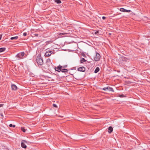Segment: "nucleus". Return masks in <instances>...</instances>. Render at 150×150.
I'll return each mask as SVG.
<instances>
[{"instance_id":"obj_1","label":"nucleus","mask_w":150,"mask_h":150,"mask_svg":"<svg viewBox=\"0 0 150 150\" xmlns=\"http://www.w3.org/2000/svg\"><path fill=\"white\" fill-rule=\"evenodd\" d=\"M25 53L23 52H22L17 54L16 57L17 58L18 60L22 59L23 57L24 56Z\"/></svg>"},{"instance_id":"obj_2","label":"nucleus","mask_w":150,"mask_h":150,"mask_svg":"<svg viewBox=\"0 0 150 150\" xmlns=\"http://www.w3.org/2000/svg\"><path fill=\"white\" fill-rule=\"evenodd\" d=\"M37 62L38 65H42L43 64V60L40 57H38L37 58Z\"/></svg>"},{"instance_id":"obj_3","label":"nucleus","mask_w":150,"mask_h":150,"mask_svg":"<svg viewBox=\"0 0 150 150\" xmlns=\"http://www.w3.org/2000/svg\"><path fill=\"white\" fill-rule=\"evenodd\" d=\"M100 58V56L99 53H96V55L94 58V60L96 61H99Z\"/></svg>"},{"instance_id":"obj_4","label":"nucleus","mask_w":150,"mask_h":150,"mask_svg":"<svg viewBox=\"0 0 150 150\" xmlns=\"http://www.w3.org/2000/svg\"><path fill=\"white\" fill-rule=\"evenodd\" d=\"M103 90L104 91L108 90L110 91L114 92L113 89L110 86L106 87L103 88Z\"/></svg>"},{"instance_id":"obj_5","label":"nucleus","mask_w":150,"mask_h":150,"mask_svg":"<svg viewBox=\"0 0 150 150\" xmlns=\"http://www.w3.org/2000/svg\"><path fill=\"white\" fill-rule=\"evenodd\" d=\"M46 63L48 65V67H52L53 65L52 64V62L51 61V60L49 58L47 59L46 60Z\"/></svg>"},{"instance_id":"obj_6","label":"nucleus","mask_w":150,"mask_h":150,"mask_svg":"<svg viewBox=\"0 0 150 150\" xmlns=\"http://www.w3.org/2000/svg\"><path fill=\"white\" fill-rule=\"evenodd\" d=\"M63 67L59 65L57 67H55V69L56 71H58V72H59L61 71L62 68Z\"/></svg>"},{"instance_id":"obj_7","label":"nucleus","mask_w":150,"mask_h":150,"mask_svg":"<svg viewBox=\"0 0 150 150\" xmlns=\"http://www.w3.org/2000/svg\"><path fill=\"white\" fill-rule=\"evenodd\" d=\"M78 70L80 71L84 72L86 70V68L83 67H80L78 69Z\"/></svg>"},{"instance_id":"obj_8","label":"nucleus","mask_w":150,"mask_h":150,"mask_svg":"<svg viewBox=\"0 0 150 150\" xmlns=\"http://www.w3.org/2000/svg\"><path fill=\"white\" fill-rule=\"evenodd\" d=\"M23 142H26L25 140H23L22 141V142L21 144V145L22 147L23 148H26L27 147L26 145Z\"/></svg>"},{"instance_id":"obj_9","label":"nucleus","mask_w":150,"mask_h":150,"mask_svg":"<svg viewBox=\"0 0 150 150\" xmlns=\"http://www.w3.org/2000/svg\"><path fill=\"white\" fill-rule=\"evenodd\" d=\"M120 11L122 12H129L131 11L130 10H126L123 8H121L120 9Z\"/></svg>"},{"instance_id":"obj_10","label":"nucleus","mask_w":150,"mask_h":150,"mask_svg":"<svg viewBox=\"0 0 150 150\" xmlns=\"http://www.w3.org/2000/svg\"><path fill=\"white\" fill-rule=\"evenodd\" d=\"M52 52H53L52 51H51L50 52H47L45 53V57H49L51 54Z\"/></svg>"},{"instance_id":"obj_11","label":"nucleus","mask_w":150,"mask_h":150,"mask_svg":"<svg viewBox=\"0 0 150 150\" xmlns=\"http://www.w3.org/2000/svg\"><path fill=\"white\" fill-rule=\"evenodd\" d=\"M11 86L12 90H17V87L16 85L14 84H12L11 85Z\"/></svg>"},{"instance_id":"obj_12","label":"nucleus","mask_w":150,"mask_h":150,"mask_svg":"<svg viewBox=\"0 0 150 150\" xmlns=\"http://www.w3.org/2000/svg\"><path fill=\"white\" fill-rule=\"evenodd\" d=\"M108 132L109 133H111L112 132L113 130L112 127L111 126H110L108 127Z\"/></svg>"},{"instance_id":"obj_13","label":"nucleus","mask_w":150,"mask_h":150,"mask_svg":"<svg viewBox=\"0 0 150 150\" xmlns=\"http://www.w3.org/2000/svg\"><path fill=\"white\" fill-rule=\"evenodd\" d=\"M6 50L5 47H2L0 48V52H4Z\"/></svg>"},{"instance_id":"obj_14","label":"nucleus","mask_w":150,"mask_h":150,"mask_svg":"<svg viewBox=\"0 0 150 150\" xmlns=\"http://www.w3.org/2000/svg\"><path fill=\"white\" fill-rule=\"evenodd\" d=\"M100 70V69L98 67H97L94 73H98Z\"/></svg>"},{"instance_id":"obj_15","label":"nucleus","mask_w":150,"mask_h":150,"mask_svg":"<svg viewBox=\"0 0 150 150\" xmlns=\"http://www.w3.org/2000/svg\"><path fill=\"white\" fill-rule=\"evenodd\" d=\"M18 38V36H15L14 37H12L10 39L11 40H17Z\"/></svg>"},{"instance_id":"obj_16","label":"nucleus","mask_w":150,"mask_h":150,"mask_svg":"<svg viewBox=\"0 0 150 150\" xmlns=\"http://www.w3.org/2000/svg\"><path fill=\"white\" fill-rule=\"evenodd\" d=\"M86 61V60H85V59L84 58H82L81 59L80 62L81 63H82Z\"/></svg>"},{"instance_id":"obj_17","label":"nucleus","mask_w":150,"mask_h":150,"mask_svg":"<svg viewBox=\"0 0 150 150\" xmlns=\"http://www.w3.org/2000/svg\"><path fill=\"white\" fill-rule=\"evenodd\" d=\"M61 70L62 72L63 73H66L68 71L67 69H62Z\"/></svg>"},{"instance_id":"obj_18","label":"nucleus","mask_w":150,"mask_h":150,"mask_svg":"<svg viewBox=\"0 0 150 150\" xmlns=\"http://www.w3.org/2000/svg\"><path fill=\"white\" fill-rule=\"evenodd\" d=\"M68 34L67 33H60L59 34V36H62V35H66V34Z\"/></svg>"},{"instance_id":"obj_19","label":"nucleus","mask_w":150,"mask_h":150,"mask_svg":"<svg viewBox=\"0 0 150 150\" xmlns=\"http://www.w3.org/2000/svg\"><path fill=\"white\" fill-rule=\"evenodd\" d=\"M55 2L57 4H60L61 3V1L60 0H55Z\"/></svg>"},{"instance_id":"obj_20","label":"nucleus","mask_w":150,"mask_h":150,"mask_svg":"<svg viewBox=\"0 0 150 150\" xmlns=\"http://www.w3.org/2000/svg\"><path fill=\"white\" fill-rule=\"evenodd\" d=\"M21 130L24 132H25L26 129H25L24 128L21 127Z\"/></svg>"},{"instance_id":"obj_21","label":"nucleus","mask_w":150,"mask_h":150,"mask_svg":"<svg viewBox=\"0 0 150 150\" xmlns=\"http://www.w3.org/2000/svg\"><path fill=\"white\" fill-rule=\"evenodd\" d=\"M118 96L120 98H123L124 97H125L123 95L121 94V95H119Z\"/></svg>"},{"instance_id":"obj_22","label":"nucleus","mask_w":150,"mask_h":150,"mask_svg":"<svg viewBox=\"0 0 150 150\" xmlns=\"http://www.w3.org/2000/svg\"><path fill=\"white\" fill-rule=\"evenodd\" d=\"M9 126L10 127H15V125H13L12 124H10L9 125Z\"/></svg>"},{"instance_id":"obj_23","label":"nucleus","mask_w":150,"mask_h":150,"mask_svg":"<svg viewBox=\"0 0 150 150\" xmlns=\"http://www.w3.org/2000/svg\"><path fill=\"white\" fill-rule=\"evenodd\" d=\"M53 106L55 108H57V105L54 104H53Z\"/></svg>"},{"instance_id":"obj_24","label":"nucleus","mask_w":150,"mask_h":150,"mask_svg":"<svg viewBox=\"0 0 150 150\" xmlns=\"http://www.w3.org/2000/svg\"><path fill=\"white\" fill-rule=\"evenodd\" d=\"M99 32L100 31H99V30L97 31H96V32L95 33V34H96V35L97 34L99 33Z\"/></svg>"},{"instance_id":"obj_25","label":"nucleus","mask_w":150,"mask_h":150,"mask_svg":"<svg viewBox=\"0 0 150 150\" xmlns=\"http://www.w3.org/2000/svg\"><path fill=\"white\" fill-rule=\"evenodd\" d=\"M27 35V33L25 32V33H24L23 34V35L24 36H26Z\"/></svg>"},{"instance_id":"obj_26","label":"nucleus","mask_w":150,"mask_h":150,"mask_svg":"<svg viewBox=\"0 0 150 150\" xmlns=\"http://www.w3.org/2000/svg\"><path fill=\"white\" fill-rule=\"evenodd\" d=\"M102 18L103 19L105 20L106 18V17L105 16H103Z\"/></svg>"},{"instance_id":"obj_27","label":"nucleus","mask_w":150,"mask_h":150,"mask_svg":"<svg viewBox=\"0 0 150 150\" xmlns=\"http://www.w3.org/2000/svg\"><path fill=\"white\" fill-rule=\"evenodd\" d=\"M4 105L3 104H0V107H3Z\"/></svg>"},{"instance_id":"obj_28","label":"nucleus","mask_w":150,"mask_h":150,"mask_svg":"<svg viewBox=\"0 0 150 150\" xmlns=\"http://www.w3.org/2000/svg\"><path fill=\"white\" fill-rule=\"evenodd\" d=\"M35 36H38V34H34Z\"/></svg>"},{"instance_id":"obj_29","label":"nucleus","mask_w":150,"mask_h":150,"mask_svg":"<svg viewBox=\"0 0 150 150\" xmlns=\"http://www.w3.org/2000/svg\"><path fill=\"white\" fill-rule=\"evenodd\" d=\"M67 65H65V66H64L63 67L65 68V67H67Z\"/></svg>"},{"instance_id":"obj_30","label":"nucleus","mask_w":150,"mask_h":150,"mask_svg":"<svg viewBox=\"0 0 150 150\" xmlns=\"http://www.w3.org/2000/svg\"><path fill=\"white\" fill-rule=\"evenodd\" d=\"M2 36V35H1V36H0V40H1V39Z\"/></svg>"},{"instance_id":"obj_31","label":"nucleus","mask_w":150,"mask_h":150,"mask_svg":"<svg viewBox=\"0 0 150 150\" xmlns=\"http://www.w3.org/2000/svg\"><path fill=\"white\" fill-rule=\"evenodd\" d=\"M1 116H3V115H2V114H1Z\"/></svg>"},{"instance_id":"obj_32","label":"nucleus","mask_w":150,"mask_h":150,"mask_svg":"<svg viewBox=\"0 0 150 150\" xmlns=\"http://www.w3.org/2000/svg\"><path fill=\"white\" fill-rule=\"evenodd\" d=\"M92 66H93V64H92Z\"/></svg>"}]
</instances>
